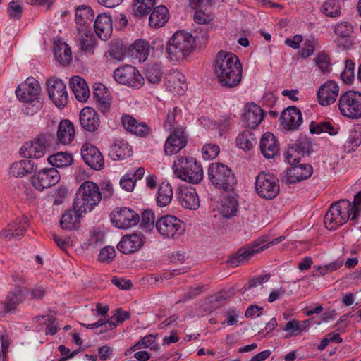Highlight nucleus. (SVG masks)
Returning a JSON list of instances; mask_svg holds the SVG:
<instances>
[{"mask_svg":"<svg viewBox=\"0 0 361 361\" xmlns=\"http://www.w3.org/2000/svg\"><path fill=\"white\" fill-rule=\"evenodd\" d=\"M213 67L214 75L221 86L233 88L240 83L243 68L235 54L226 51H219Z\"/></svg>","mask_w":361,"mask_h":361,"instance_id":"f257e3e1","label":"nucleus"},{"mask_svg":"<svg viewBox=\"0 0 361 361\" xmlns=\"http://www.w3.org/2000/svg\"><path fill=\"white\" fill-rule=\"evenodd\" d=\"M195 49V39L192 35L180 30L169 39L166 53L171 61L180 62L188 57Z\"/></svg>","mask_w":361,"mask_h":361,"instance_id":"f03ea898","label":"nucleus"},{"mask_svg":"<svg viewBox=\"0 0 361 361\" xmlns=\"http://www.w3.org/2000/svg\"><path fill=\"white\" fill-rule=\"evenodd\" d=\"M40 93V85L34 78H27L18 87L16 94L20 102L26 104V114L32 116L42 109L43 102Z\"/></svg>","mask_w":361,"mask_h":361,"instance_id":"7ed1b4c3","label":"nucleus"},{"mask_svg":"<svg viewBox=\"0 0 361 361\" xmlns=\"http://www.w3.org/2000/svg\"><path fill=\"white\" fill-rule=\"evenodd\" d=\"M102 192L98 185L90 180L82 183L74 198L75 209L80 213L92 212L101 202Z\"/></svg>","mask_w":361,"mask_h":361,"instance_id":"20e7f679","label":"nucleus"},{"mask_svg":"<svg viewBox=\"0 0 361 361\" xmlns=\"http://www.w3.org/2000/svg\"><path fill=\"white\" fill-rule=\"evenodd\" d=\"M208 178L216 188L224 192H233L237 185L235 173L227 165L220 162L209 165Z\"/></svg>","mask_w":361,"mask_h":361,"instance_id":"39448f33","label":"nucleus"},{"mask_svg":"<svg viewBox=\"0 0 361 361\" xmlns=\"http://www.w3.org/2000/svg\"><path fill=\"white\" fill-rule=\"evenodd\" d=\"M175 174L180 179L197 184L203 179V169L200 162L193 157L178 158L173 163Z\"/></svg>","mask_w":361,"mask_h":361,"instance_id":"423d86ee","label":"nucleus"},{"mask_svg":"<svg viewBox=\"0 0 361 361\" xmlns=\"http://www.w3.org/2000/svg\"><path fill=\"white\" fill-rule=\"evenodd\" d=\"M352 214L350 202L347 199H341L333 202L324 216V222L327 229L336 230L345 224Z\"/></svg>","mask_w":361,"mask_h":361,"instance_id":"0eeeda50","label":"nucleus"},{"mask_svg":"<svg viewBox=\"0 0 361 361\" xmlns=\"http://www.w3.org/2000/svg\"><path fill=\"white\" fill-rule=\"evenodd\" d=\"M56 144L53 133H45L37 135L29 142H26L21 148L24 149V156L28 158L39 159L44 156L47 151L51 149Z\"/></svg>","mask_w":361,"mask_h":361,"instance_id":"6e6552de","label":"nucleus"},{"mask_svg":"<svg viewBox=\"0 0 361 361\" xmlns=\"http://www.w3.org/2000/svg\"><path fill=\"white\" fill-rule=\"evenodd\" d=\"M340 113L349 118L361 117V92L349 90L342 94L338 102Z\"/></svg>","mask_w":361,"mask_h":361,"instance_id":"1a4fd4ad","label":"nucleus"},{"mask_svg":"<svg viewBox=\"0 0 361 361\" xmlns=\"http://www.w3.org/2000/svg\"><path fill=\"white\" fill-rule=\"evenodd\" d=\"M294 155L290 152L286 154V159L288 162L292 165L289 168L284 176L282 178V181L286 184L295 183L310 178L312 173V167L307 164H302L298 165L300 161L299 157H293Z\"/></svg>","mask_w":361,"mask_h":361,"instance_id":"9d476101","label":"nucleus"},{"mask_svg":"<svg viewBox=\"0 0 361 361\" xmlns=\"http://www.w3.org/2000/svg\"><path fill=\"white\" fill-rule=\"evenodd\" d=\"M255 188L261 198L272 200L280 191L279 181L272 173L262 171L255 178Z\"/></svg>","mask_w":361,"mask_h":361,"instance_id":"9b49d317","label":"nucleus"},{"mask_svg":"<svg viewBox=\"0 0 361 361\" xmlns=\"http://www.w3.org/2000/svg\"><path fill=\"white\" fill-rule=\"evenodd\" d=\"M156 228L159 234L166 239H178L185 232L182 221L173 215H164L156 221Z\"/></svg>","mask_w":361,"mask_h":361,"instance_id":"f8f14e48","label":"nucleus"},{"mask_svg":"<svg viewBox=\"0 0 361 361\" xmlns=\"http://www.w3.org/2000/svg\"><path fill=\"white\" fill-rule=\"evenodd\" d=\"M115 80L128 87L140 88L144 84V78L133 66L126 65L114 71Z\"/></svg>","mask_w":361,"mask_h":361,"instance_id":"ddd939ff","label":"nucleus"},{"mask_svg":"<svg viewBox=\"0 0 361 361\" xmlns=\"http://www.w3.org/2000/svg\"><path fill=\"white\" fill-rule=\"evenodd\" d=\"M113 224L119 229H128L136 226L139 221V215L128 207L117 208L111 214Z\"/></svg>","mask_w":361,"mask_h":361,"instance_id":"4468645a","label":"nucleus"},{"mask_svg":"<svg viewBox=\"0 0 361 361\" xmlns=\"http://www.w3.org/2000/svg\"><path fill=\"white\" fill-rule=\"evenodd\" d=\"M47 90L49 99L59 108L64 107L68 100L66 86L64 82L56 78H50L47 82Z\"/></svg>","mask_w":361,"mask_h":361,"instance_id":"2eb2a0df","label":"nucleus"},{"mask_svg":"<svg viewBox=\"0 0 361 361\" xmlns=\"http://www.w3.org/2000/svg\"><path fill=\"white\" fill-rule=\"evenodd\" d=\"M60 180V176L56 168L44 169L35 173L31 178L32 185L38 190L42 191L56 185Z\"/></svg>","mask_w":361,"mask_h":361,"instance_id":"dca6fc26","label":"nucleus"},{"mask_svg":"<svg viewBox=\"0 0 361 361\" xmlns=\"http://www.w3.org/2000/svg\"><path fill=\"white\" fill-rule=\"evenodd\" d=\"M145 240V236L141 233L125 235L118 243L117 248L123 254H133L143 247Z\"/></svg>","mask_w":361,"mask_h":361,"instance_id":"f3484780","label":"nucleus"},{"mask_svg":"<svg viewBox=\"0 0 361 361\" xmlns=\"http://www.w3.org/2000/svg\"><path fill=\"white\" fill-rule=\"evenodd\" d=\"M188 142V137L183 128L174 129L167 137L164 152L166 155H172L179 152L184 148Z\"/></svg>","mask_w":361,"mask_h":361,"instance_id":"a211bd4d","label":"nucleus"},{"mask_svg":"<svg viewBox=\"0 0 361 361\" xmlns=\"http://www.w3.org/2000/svg\"><path fill=\"white\" fill-rule=\"evenodd\" d=\"M28 222L26 217H18L0 231L1 238L12 240L20 239L26 233Z\"/></svg>","mask_w":361,"mask_h":361,"instance_id":"6ab92c4d","label":"nucleus"},{"mask_svg":"<svg viewBox=\"0 0 361 361\" xmlns=\"http://www.w3.org/2000/svg\"><path fill=\"white\" fill-rule=\"evenodd\" d=\"M280 119L281 126L287 130H298L303 121L301 111L294 106L285 109Z\"/></svg>","mask_w":361,"mask_h":361,"instance_id":"aec40b11","label":"nucleus"},{"mask_svg":"<svg viewBox=\"0 0 361 361\" xmlns=\"http://www.w3.org/2000/svg\"><path fill=\"white\" fill-rule=\"evenodd\" d=\"M339 86L333 80L322 85L317 91V99L320 105L327 106L335 102L339 94Z\"/></svg>","mask_w":361,"mask_h":361,"instance_id":"412c9836","label":"nucleus"},{"mask_svg":"<svg viewBox=\"0 0 361 361\" xmlns=\"http://www.w3.org/2000/svg\"><path fill=\"white\" fill-rule=\"evenodd\" d=\"M121 123L125 130L136 136L145 137L152 133V130L145 123L138 122L129 114H123L121 117Z\"/></svg>","mask_w":361,"mask_h":361,"instance_id":"4be33fe9","label":"nucleus"},{"mask_svg":"<svg viewBox=\"0 0 361 361\" xmlns=\"http://www.w3.org/2000/svg\"><path fill=\"white\" fill-rule=\"evenodd\" d=\"M265 250V246H260L258 243L244 246L227 260L230 267H236L247 262L255 254Z\"/></svg>","mask_w":361,"mask_h":361,"instance_id":"5701e85b","label":"nucleus"},{"mask_svg":"<svg viewBox=\"0 0 361 361\" xmlns=\"http://www.w3.org/2000/svg\"><path fill=\"white\" fill-rule=\"evenodd\" d=\"M84 161L92 169L100 170L104 166V158L99 150L91 144H85L81 148Z\"/></svg>","mask_w":361,"mask_h":361,"instance_id":"b1692460","label":"nucleus"},{"mask_svg":"<svg viewBox=\"0 0 361 361\" xmlns=\"http://www.w3.org/2000/svg\"><path fill=\"white\" fill-rule=\"evenodd\" d=\"M25 296L20 286H15L6 295L2 304V314L13 312L17 307L25 300Z\"/></svg>","mask_w":361,"mask_h":361,"instance_id":"393cba45","label":"nucleus"},{"mask_svg":"<svg viewBox=\"0 0 361 361\" xmlns=\"http://www.w3.org/2000/svg\"><path fill=\"white\" fill-rule=\"evenodd\" d=\"M264 116V112L261 107L252 102L245 106L242 118L246 126L255 128L262 122Z\"/></svg>","mask_w":361,"mask_h":361,"instance_id":"a878e982","label":"nucleus"},{"mask_svg":"<svg viewBox=\"0 0 361 361\" xmlns=\"http://www.w3.org/2000/svg\"><path fill=\"white\" fill-rule=\"evenodd\" d=\"M80 123L88 132H94L100 126L99 114L90 107L83 108L80 113Z\"/></svg>","mask_w":361,"mask_h":361,"instance_id":"bb28decb","label":"nucleus"},{"mask_svg":"<svg viewBox=\"0 0 361 361\" xmlns=\"http://www.w3.org/2000/svg\"><path fill=\"white\" fill-rule=\"evenodd\" d=\"M179 203L184 208L197 209L200 206V200L196 190L191 187L180 188L178 194Z\"/></svg>","mask_w":361,"mask_h":361,"instance_id":"cd10ccee","label":"nucleus"},{"mask_svg":"<svg viewBox=\"0 0 361 361\" xmlns=\"http://www.w3.org/2000/svg\"><path fill=\"white\" fill-rule=\"evenodd\" d=\"M93 96L97 102L98 109L103 113L108 112L111 106V96L109 90L102 84H95Z\"/></svg>","mask_w":361,"mask_h":361,"instance_id":"c85d7f7f","label":"nucleus"},{"mask_svg":"<svg viewBox=\"0 0 361 361\" xmlns=\"http://www.w3.org/2000/svg\"><path fill=\"white\" fill-rule=\"evenodd\" d=\"M260 150L267 159L274 157L279 152V144L273 133H265L260 140Z\"/></svg>","mask_w":361,"mask_h":361,"instance_id":"c756f323","label":"nucleus"},{"mask_svg":"<svg viewBox=\"0 0 361 361\" xmlns=\"http://www.w3.org/2000/svg\"><path fill=\"white\" fill-rule=\"evenodd\" d=\"M76 38L78 44L84 51L92 54L96 46V38L90 28H77Z\"/></svg>","mask_w":361,"mask_h":361,"instance_id":"7c9ffc66","label":"nucleus"},{"mask_svg":"<svg viewBox=\"0 0 361 361\" xmlns=\"http://www.w3.org/2000/svg\"><path fill=\"white\" fill-rule=\"evenodd\" d=\"M94 27L98 37L106 41L112 33V20L109 16L99 14L94 21Z\"/></svg>","mask_w":361,"mask_h":361,"instance_id":"2f4dec72","label":"nucleus"},{"mask_svg":"<svg viewBox=\"0 0 361 361\" xmlns=\"http://www.w3.org/2000/svg\"><path fill=\"white\" fill-rule=\"evenodd\" d=\"M86 213H80L73 204V209L67 210L62 215L60 226L64 230H75L79 227L80 218Z\"/></svg>","mask_w":361,"mask_h":361,"instance_id":"473e14b6","label":"nucleus"},{"mask_svg":"<svg viewBox=\"0 0 361 361\" xmlns=\"http://www.w3.org/2000/svg\"><path fill=\"white\" fill-rule=\"evenodd\" d=\"M70 87L78 102H85L88 99L90 92L86 81L80 76H74L70 80Z\"/></svg>","mask_w":361,"mask_h":361,"instance_id":"72a5a7b5","label":"nucleus"},{"mask_svg":"<svg viewBox=\"0 0 361 361\" xmlns=\"http://www.w3.org/2000/svg\"><path fill=\"white\" fill-rule=\"evenodd\" d=\"M353 32V26L347 21H341L336 24L334 27V33L336 36L339 37L341 39H344L343 44H341L338 39V43L340 47L342 46L343 49H346L350 48L353 44L350 40V37Z\"/></svg>","mask_w":361,"mask_h":361,"instance_id":"f704fd0d","label":"nucleus"},{"mask_svg":"<svg viewBox=\"0 0 361 361\" xmlns=\"http://www.w3.org/2000/svg\"><path fill=\"white\" fill-rule=\"evenodd\" d=\"M54 54L56 60L63 66L69 64L73 59L71 47L61 39L54 42Z\"/></svg>","mask_w":361,"mask_h":361,"instance_id":"c9c22d12","label":"nucleus"},{"mask_svg":"<svg viewBox=\"0 0 361 361\" xmlns=\"http://www.w3.org/2000/svg\"><path fill=\"white\" fill-rule=\"evenodd\" d=\"M36 168V165L32 160L22 159L11 164L10 174L16 178H21L35 171Z\"/></svg>","mask_w":361,"mask_h":361,"instance_id":"e433bc0d","label":"nucleus"},{"mask_svg":"<svg viewBox=\"0 0 361 361\" xmlns=\"http://www.w3.org/2000/svg\"><path fill=\"white\" fill-rule=\"evenodd\" d=\"M94 12L89 7L80 6L75 10V23L77 28H90V25L94 18Z\"/></svg>","mask_w":361,"mask_h":361,"instance_id":"4c0bfd02","label":"nucleus"},{"mask_svg":"<svg viewBox=\"0 0 361 361\" xmlns=\"http://www.w3.org/2000/svg\"><path fill=\"white\" fill-rule=\"evenodd\" d=\"M169 18V12L164 6L155 7L149 18V25L152 27L158 28L164 26Z\"/></svg>","mask_w":361,"mask_h":361,"instance_id":"58836bf2","label":"nucleus"},{"mask_svg":"<svg viewBox=\"0 0 361 361\" xmlns=\"http://www.w3.org/2000/svg\"><path fill=\"white\" fill-rule=\"evenodd\" d=\"M75 136L73 124L69 120H63L60 122L58 127L57 137L59 142L63 145L72 142Z\"/></svg>","mask_w":361,"mask_h":361,"instance_id":"ea45409f","label":"nucleus"},{"mask_svg":"<svg viewBox=\"0 0 361 361\" xmlns=\"http://www.w3.org/2000/svg\"><path fill=\"white\" fill-rule=\"evenodd\" d=\"M168 84L171 90L178 94H182L187 89L185 75L180 71H173L168 78Z\"/></svg>","mask_w":361,"mask_h":361,"instance_id":"a19ab883","label":"nucleus"},{"mask_svg":"<svg viewBox=\"0 0 361 361\" xmlns=\"http://www.w3.org/2000/svg\"><path fill=\"white\" fill-rule=\"evenodd\" d=\"M129 50L133 58L140 62L145 61L149 55L150 45L147 42L138 40L130 45Z\"/></svg>","mask_w":361,"mask_h":361,"instance_id":"79ce46f5","label":"nucleus"},{"mask_svg":"<svg viewBox=\"0 0 361 361\" xmlns=\"http://www.w3.org/2000/svg\"><path fill=\"white\" fill-rule=\"evenodd\" d=\"M130 147L126 142L118 141L111 146L109 156L113 160L124 159L130 155Z\"/></svg>","mask_w":361,"mask_h":361,"instance_id":"37998d69","label":"nucleus"},{"mask_svg":"<svg viewBox=\"0 0 361 361\" xmlns=\"http://www.w3.org/2000/svg\"><path fill=\"white\" fill-rule=\"evenodd\" d=\"M238 209V202L235 197L228 196L223 200L220 212L224 217L230 219L235 216Z\"/></svg>","mask_w":361,"mask_h":361,"instance_id":"c03bdc74","label":"nucleus"},{"mask_svg":"<svg viewBox=\"0 0 361 361\" xmlns=\"http://www.w3.org/2000/svg\"><path fill=\"white\" fill-rule=\"evenodd\" d=\"M173 192L171 185L169 183H162L159 189L157 202L159 207H163L171 203Z\"/></svg>","mask_w":361,"mask_h":361,"instance_id":"a18cd8bd","label":"nucleus"},{"mask_svg":"<svg viewBox=\"0 0 361 361\" xmlns=\"http://www.w3.org/2000/svg\"><path fill=\"white\" fill-rule=\"evenodd\" d=\"M47 161L53 166L61 168L71 165L73 157L71 153L61 152L49 156Z\"/></svg>","mask_w":361,"mask_h":361,"instance_id":"49530a36","label":"nucleus"},{"mask_svg":"<svg viewBox=\"0 0 361 361\" xmlns=\"http://www.w3.org/2000/svg\"><path fill=\"white\" fill-rule=\"evenodd\" d=\"M256 142L255 135L249 130L240 133L236 137L237 146L244 151L250 150Z\"/></svg>","mask_w":361,"mask_h":361,"instance_id":"de8ad7c7","label":"nucleus"},{"mask_svg":"<svg viewBox=\"0 0 361 361\" xmlns=\"http://www.w3.org/2000/svg\"><path fill=\"white\" fill-rule=\"evenodd\" d=\"M156 0H136L133 11L136 16H143L149 14L154 8Z\"/></svg>","mask_w":361,"mask_h":361,"instance_id":"09e8293b","label":"nucleus"},{"mask_svg":"<svg viewBox=\"0 0 361 361\" xmlns=\"http://www.w3.org/2000/svg\"><path fill=\"white\" fill-rule=\"evenodd\" d=\"M145 76L149 82L152 84L159 83L162 76V71L159 65L156 63L149 64L145 71Z\"/></svg>","mask_w":361,"mask_h":361,"instance_id":"8fccbe9b","label":"nucleus"},{"mask_svg":"<svg viewBox=\"0 0 361 361\" xmlns=\"http://www.w3.org/2000/svg\"><path fill=\"white\" fill-rule=\"evenodd\" d=\"M341 6L337 0H326L322 6V12L330 17H338L341 13Z\"/></svg>","mask_w":361,"mask_h":361,"instance_id":"3c124183","label":"nucleus"},{"mask_svg":"<svg viewBox=\"0 0 361 361\" xmlns=\"http://www.w3.org/2000/svg\"><path fill=\"white\" fill-rule=\"evenodd\" d=\"M115 317L113 316L109 319H100L97 322L90 324H82L87 329H97L100 327L101 329L99 333L102 334L103 332L106 331L107 330H112L116 326V323H115Z\"/></svg>","mask_w":361,"mask_h":361,"instance_id":"603ef678","label":"nucleus"},{"mask_svg":"<svg viewBox=\"0 0 361 361\" xmlns=\"http://www.w3.org/2000/svg\"><path fill=\"white\" fill-rule=\"evenodd\" d=\"M109 54L114 59L121 61L126 55V47H123L120 42L112 43L110 47Z\"/></svg>","mask_w":361,"mask_h":361,"instance_id":"864d4df0","label":"nucleus"},{"mask_svg":"<svg viewBox=\"0 0 361 361\" xmlns=\"http://www.w3.org/2000/svg\"><path fill=\"white\" fill-rule=\"evenodd\" d=\"M355 63L351 60L345 61V69L342 71L341 77L347 84H350L355 78Z\"/></svg>","mask_w":361,"mask_h":361,"instance_id":"5fc2aeb1","label":"nucleus"},{"mask_svg":"<svg viewBox=\"0 0 361 361\" xmlns=\"http://www.w3.org/2000/svg\"><path fill=\"white\" fill-rule=\"evenodd\" d=\"M219 147L214 143H207L202 148V157L206 160L216 158L219 154Z\"/></svg>","mask_w":361,"mask_h":361,"instance_id":"6e6d98bb","label":"nucleus"},{"mask_svg":"<svg viewBox=\"0 0 361 361\" xmlns=\"http://www.w3.org/2000/svg\"><path fill=\"white\" fill-rule=\"evenodd\" d=\"M294 146L295 152H298L302 155L310 154L312 151L311 142L307 138L297 140Z\"/></svg>","mask_w":361,"mask_h":361,"instance_id":"4d7b16f0","label":"nucleus"},{"mask_svg":"<svg viewBox=\"0 0 361 361\" xmlns=\"http://www.w3.org/2000/svg\"><path fill=\"white\" fill-rule=\"evenodd\" d=\"M176 116H177V107H174L172 110L169 111L166 119L164 123V127L166 130L173 131L176 129ZM178 127H177L178 128Z\"/></svg>","mask_w":361,"mask_h":361,"instance_id":"13d9d810","label":"nucleus"},{"mask_svg":"<svg viewBox=\"0 0 361 361\" xmlns=\"http://www.w3.org/2000/svg\"><path fill=\"white\" fill-rule=\"evenodd\" d=\"M314 61L318 68L323 72L329 71L330 63L327 55L324 53L318 54L314 58Z\"/></svg>","mask_w":361,"mask_h":361,"instance_id":"bf43d9fd","label":"nucleus"},{"mask_svg":"<svg viewBox=\"0 0 361 361\" xmlns=\"http://www.w3.org/2000/svg\"><path fill=\"white\" fill-rule=\"evenodd\" d=\"M350 207L352 211L351 220L355 221L361 212V191L355 196L353 201L350 202Z\"/></svg>","mask_w":361,"mask_h":361,"instance_id":"052dcab7","label":"nucleus"},{"mask_svg":"<svg viewBox=\"0 0 361 361\" xmlns=\"http://www.w3.org/2000/svg\"><path fill=\"white\" fill-rule=\"evenodd\" d=\"M7 11L11 18L19 20L22 15L23 8L18 2L12 1L8 4Z\"/></svg>","mask_w":361,"mask_h":361,"instance_id":"680f3d73","label":"nucleus"},{"mask_svg":"<svg viewBox=\"0 0 361 361\" xmlns=\"http://www.w3.org/2000/svg\"><path fill=\"white\" fill-rule=\"evenodd\" d=\"M136 181L132 176V173H128L125 174L120 180L121 187L128 191L131 192L135 188Z\"/></svg>","mask_w":361,"mask_h":361,"instance_id":"e2e57ef3","label":"nucleus"},{"mask_svg":"<svg viewBox=\"0 0 361 361\" xmlns=\"http://www.w3.org/2000/svg\"><path fill=\"white\" fill-rule=\"evenodd\" d=\"M361 144V135L357 132L350 133L346 142L345 147L348 151L355 150Z\"/></svg>","mask_w":361,"mask_h":361,"instance_id":"0e129e2a","label":"nucleus"},{"mask_svg":"<svg viewBox=\"0 0 361 361\" xmlns=\"http://www.w3.org/2000/svg\"><path fill=\"white\" fill-rule=\"evenodd\" d=\"M115 255L114 248L111 246H107L101 250L99 255V259L102 262H109L114 258Z\"/></svg>","mask_w":361,"mask_h":361,"instance_id":"69168bd1","label":"nucleus"},{"mask_svg":"<svg viewBox=\"0 0 361 361\" xmlns=\"http://www.w3.org/2000/svg\"><path fill=\"white\" fill-rule=\"evenodd\" d=\"M315 49V44L312 40H306L299 54L302 58H307L313 54Z\"/></svg>","mask_w":361,"mask_h":361,"instance_id":"338daca9","label":"nucleus"},{"mask_svg":"<svg viewBox=\"0 0 361 361\" xmlns=\"http://www.w3.org/2000/svg\"><path fill=\"white\" fill-rule=\"evenodd\" d=\"M284 330L290 334L298 335L302 330V325L299 322L291 320L287 322Z\"/></svg>","mask_w":361,"mask_h":361,"instance_id":"774afa93","label":"nucleus"}]
</instances>
